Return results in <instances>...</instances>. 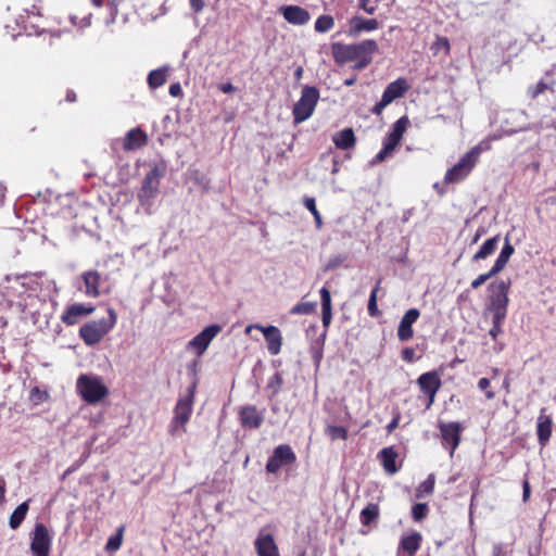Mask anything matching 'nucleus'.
Here are the masks:
<instances>
[{
	"label": "nucleus",
	"instance_id": "1",
	"mask_svg": "<svg viewBox=\"0 0 556 556\" xmlns=\"http://www.w3.org/2000/svg\"><path fill=\"white\" fill-rule=\"evenodd\" d=\"M40 278L36 275H15L5 277L3 295L11 306H16L21 313L35 314L43 303Z\"/></svg>",
	"mask_w": 556,
	"mask_h": 556
},
{
	"label": "nucleus",
	"instance_id": "2",
	"mask_svg": "<svg viewBox=\"0 0 556 556\" xmlns=\"http://www.w3.org/2000/svg\"><path fill=\"white\" fill-rule=\"evenodd\" d=\"M378 51V43L374 39H365L357 43L333 42L331 53L334 62L339 65L354 62L353 68L364 70L371 61L372 55Z\"/></svg>",
	"mask_w": 556,
	"mask_h": 556
},
{
	"label": "nucleus",
	"instance_id": "3",
	"mask_svg": "<svg viewBox=\"0 0 556 556\" xmlns=\"http://www.w3.org/2000/svg\"><path fill=\"white\" fill-rule=\"evenodd\" d=\"M165 172L166 166L164 164H154L143 178L142 186L138 192V200L147 215H151L154 212L155 199L160 193V182Z\"/></svg>",
	"mask_w": 556,
	"mask_h": 556
},
{
	"label": "nucleus",
	"instance_id": "4",
	"mask_svg": "<svg viewBox=\"0 0 556 556\" xmlns=\"http://www.w3.org/2000/svg\"><path fill=\"white\" fill-rule=\"evenodd\" d=\"M76 391L88 404H98L109 395V389L98 376L83 374L77 378Z\"/></svg>",
	"mask_w": 556,
	"mask_h": 556
},
{
	"label": "nucleus",
	"instance_id": "5",
	"mask_svg": "<svg viewBox=\"0 0 556 556\" xmlns=\"http://www.w3.org/2000/svg\"><path fill=\"white\" fill-rule=\"evenodd\" d=\"M117 315L115 311L108 308V317L85 324L79 329V334L87 345H94L114 327Z\"/></svg>",
	"mask_w": 556,
	"mask_h": 556
},
{
	"label": "nucleus",
	"instance_id": "6",
	"mask_svg": "<svg viewBox=\"0 0 556 556\" xmlns=\"http://www.w3.org/2000/svg\"><path fill=\"white\" fill-rule=\"evenodd\" d=\"M510 288V280H495L489 285V304L486 311L491 315L506 316L508 306V291Z\"/></svg>",
	"mask_w": 556,
	"mask_h": 556
},
{
	"label": "nucleus",
	"instance_id": "7",
	"mask_svg": "<svg viewBox=\"0 0 556 556\" xmlns=\"http://www.w3.org/2000/svg\"><path fill=\"white\" fill-rule=\"evenodd\" d=\"M481 149L479 146L470 149L460 160L450 169H447L444 181L446 184H458L463 181L476 166Z\"/></svg>",
	"mask_w": 556,
	"mask_h": 556
},
{
	"label": "nucleus",
	"instance_id": "8",
	"mask_svg": "<svg viewBox=\"0 0 556 556\" xmlns=\"http://www.w3.org/2000/svg\"><path fill=\"white\" fill-rule=\"evenodd\" d=\"M319 100V90L314 86H304L301 97L293 106L294 123L300 124L308 119L316 108Z\"/></svg>",
	"mask_w": 556,
	"mask_h": 556
},
{
	"label": "nucleus",
	"instance_id": "9",
	"mask_svg": "<svg viewBox=\"0 0 556 556\" xmlns=\"http://www.w3.org/2000/svg\"><path fill=\"white\" fill-rule=\"evenodd\" d=\"M195 384L188 389V394L180 397L174 408V417L169 426V432L175 434L180 427H185L191 413L194 397Z\"/></svg>",
	"mask_w": 556,
	"mask_h": 556
},
{
	"label": "nucleus",
	"instance_id": "10",
	"mask_svg": "<svg viewBox=\"0 0 556 556\" xmlns=\"http://www.w3.org/2000/svg\"><path fill=\"white\" fill-rule=\"evenodd\" d=\"M408 89V84L405 78H397L390 83L381 97V100L377 102L371 109L374 115H380L383 110L397 98H401Z\"/></svg>",
	"mask_w": 556,
	"mask_h": 556
},
{
	"label": "nucleus",
	"instance_id": "11",
	"mask_svg": "<svg viewBox=\"0 0 556 556\" xmlns=\"http://www.w3.org/2000/svg\"><path fill=\"white\" fill-rule=\"evenodd\" d=\"M52 536L43 523H37L30 533V551L34 556H49Z\"/></svg>",
	"mask_w": 556,
	"mask_h": 556
},
{
	"label": "nucleus",
	"instance_id": "12",
	"mask_svg": "<svg viewBox=\"0 0 556 556\" xmlns=\"http://www.w3.org/2000/svg\"><path fill=\"white\" fill-rule=\"evenodd\" d=\"M439 429L442 438V444L444 447L448 448L450 456L454 455L455 450L458 447L460 442V435L464 430V427L460 422L452 421V422H440Z\"/></svg>",
	"mask_w": 556,
	"mask_h": 556
},
{
	"label": "nucleus",
	"instance_id": "13",
	"mask_svg": "<svg viewBox=\"0 0 556 556\" xmlns=\"http://www.w3.org/2000/svg\"><path fill=\"white\" fill-rule=\"evenodd\" d=\"M295 459L296 456L290 445H278L267 460L266 470L276 473L281 467L292 465Z\"/></svg>",
	"mask_w": 556,
	"mask_h": 556
},
{
	"label": "nucleus",
	"instance_id": "14",
	"mask_svg": "<svg viewBox=\"0 0 556 556\" xmlns=\"http://www.w3.org/2000/svg\"><path fill=\"white\" fill-rule=\"evenodd\" d=\"M219 325H210L189 341L188 348L193 349L197 355L201 356L208 348L212 340L220 332Z\"/></svg>",
	"mask_w": 556,
	"mask_h": 556
},
{
	"label": "nucleus",
	"instance_id": "15",
	"mask_svg": "<svg viewBox=\"0 0 556 556\" xmlns=\"http://www.w3.org/2000/svg\"><path fill=\"white\" fill-rule=\"evenodd\" d=\"M252 328H255L264 334V338L267 343V350L270 355H278L281 351L282 345V336L280 330L276 326H262V325H252L247 328V332H249Z\"/></svg>",
	"mask_w": 556,
	"mask_h": 556
},
{
	"label": "nucleus",
	"instance_id": "16",
	"mask_svg": "<svg viewBox=\"0 0 556 556\" xmlns=\"http://www.w3.org/2000/svg\"><path fill=\"white\" fill-rule=\"evenodd\" d=\"M238 416L241 426L248 429H257L264 421V410L257 409L255 405L241 406Z\"/></svg>",
	"mask_w": 556,
	"mask_h": 556
},
{
	"label": "nucleus",
	"instance_id": "17",
	"mask_svg": "<svg viewBox=\"0 0 556 556\" xmlns=\"http://www.w3.org/2000/svg\"><path fill=\"white\" fill-rule=\"evenodd\" d=\"M417 383L420 390L428 395L429 402L427 406L429 407L434 402L435 394L441 387L440 377L435 371H428L419 376Z\"/></svg>",
	"mask_w": 556,
	"mask_h": 556
},
{
	"label": "nucleus",
	"instance_id": "18",
	"mask_svg": "<svg viewBox=\"0 0 556 556\" xmlns=\"http://www.w3.org/2000/svg\"><path fill=\"white\" fill-rule=\"evenodd\" d=\"M419 316L420 312L417 308H409L403 315L397 328V338L401 342H406L413 338V325L417 321Z\"/></svg>",
	"mask_w": 556,
	"mask_h": 556
},
{
	"label": "nucleus",
	"instance_id": "19",
	"mask_svg": "<svg viewBox=\"0 0 556 556\" xmlns=\"http://www.w3.org/2000/svg\"><path fill=\"white\" fill-rule=\"evenodd\" d=\"M553 419L551 415L546 414V408L543 407L540 410L536 420V434L538 441L541 447H544L552 435Z\"/></svg>",
	"mask_w": 556,
	"mask_h": 556
},
{
	"label": "nucleus",
	"instance_id": "20",
	"mask_svg": "<svg viewBox=\"0 0 556 556\" xmlns=\"http://www.w3.org/2000/svg\"><path fill=\"white\" fill-rule=\"evenodd\" d=\"M258 556H279L278 546L270 533L261 531L254 542Z\"/></svg>",
	"mask_w": 556,
	"mask_h": 556
},
{
	"label": "nucleus",
	"instance_id": "21",
	"mask_svg": "<svg viewBox=\"0 0 556 556\" xmlns=\"http://www.w3.org/2000/svg\"><path fill=\"white\" fill-rule=\"evenodd\" d=\"M94 307L92 305H85L81 303H75L70 305L63 313L61 319L64 324L72 326L78 323V320L91 314Z\"/></svg>",
	"mask_w": 556,
	"mask_h": 556
},
{
	"label": "nucleus",
	"instance_id": "22",
	"mask_svg": "<svg viewBox=\"0 0 556 556\" xmlns=\"http://www.w3.org/2000/svg\"><path fill=\"white\" fill-rule=\"evenodd\" d=\"M148 142V135L140 127L128 130L123 138V149L125 151H134L146 146Z\"/></svg>",
	"mask_w": 556,
	"mask_h": 556
},
{
	"label": "nucleus",
	"instance_id": "23",
	"mask_svg": "<svg viewBox=\"0 0 556 556\" xmlns=\"http://www.w3.org/2000/svg\"><path fill=\"white\" fill-rule=\"evenodd\" d=\"M409 124V119L406 115L400 117L392 126L390 132L383 139V143L391 149H395L400 143L403 134L405 132L407 126Z\"/></svg>",
	"mask_w": 556,
	"mask_h": 556
},
{
	"label": "nucleus",
	"instance_id": "24",
	"mask_svg": "<svg viewBox=\"0 0 556 556\" xmlns=\"http://www.w3.org/2000/svg\"><path fill=\"white\" fill-rule=\"evenodd\" d=\"M285 20L293 25H305L308 23L311 15L309 12L299 5H287L281 8Z\"/></svg>",
	"mask_w": 556,
	"mask_h": 556
},
{
	"label": "nucleus",
	"instance_id": "25",
	"mask_svg": "<svg viewBox=\"0 0 556 556\" xmlns=\"http://www.w3.org/2000/svg\"><path fill=\"white\" fill-rule=\"evenodd\" d=\"M84 287L80 290L89 298H97L100 295L99 286L101 282V274L97 270H87L81 274Z\"/></svg>",
	"mask_w": 556,
	"mask_h": 556
},
{
	"label": "nucleus",
	"instance_id": "26",
	"mask_svg": "<svg viewBox=\"0 0 556 556\" xmlns=\"http://www.w3.org/2000/svg\"><path fill=\"white\" fill-rule=\"evenodd\" d=\"M350 36L356 37L366 31H372L379 28V22L376 18H364L362 16H353L350 20Z\"/></svg>",
	"mask_w": 556,
	"mask_h": 556
},
{
	"label": "nucleus",
	"instance_id": "27",
	"mask_svg": "<svg viewBox=\"0 0 556 556\" xmlns=\"http://www.w3.org/2000/svg\"><path fill=\"white\" fill-rule=\"evenodd\" d=\"M332 141L338 149L349 150L355 146L356 138L352 128H344L333 135Z\"/></svg>",
	"mask_w": 556,
	"mask_h": 556
},
{
	"label": "nucleus",
	"instance_id": "28",
	"mask_svg": "<svg viewBox=\"0 0 556 556\" xmlns=\"http://www.w3.org/2000/svg\"><path fill=\"white\" fill-rule=\"evenodd\" d=\"M500 240V235H496L485 240L483 244L480 247V249L477 251V253L472 256V262L485 260L489 256H491L497 249Z\"/></svg>",
	"mask_w": 556,
	"mask_h": 556
},
{
	"label": "nucleus",
	"instance_id": "29",
	"mask_svg": "<svg viewBox=\"0 0 556 556\" xmlns=\"http://www.w3.org/2000/svg\"><path fill=\"white\" fill-rule=\"evenodd\" d=\"M379 459L382 463L384 470L389 473H395L397 471V467L395 464V459L397 457V452L394 447H384L378 454Z\"/></svg>",
	"mask_w": 556,
	"mask_h": 556
},
{
	"label": "nucleus",
	"instance_id": "30",
	"mask_svg": "<svg viewBox=\"0 0 556 556\" xmlns=\"http://www.w3.org/2000/svg\"><path fill=\"white\" fill-rule=\"evenodd\" d=\"M380 515L379 505L376 503H369L365 508L362 509L359 520L363 526L371 527L376 525Z\"/></svg>",
	"mask_w": 556,
	"mask_h": 556
},
{
	"label": "nucleus",
	"instance_id": "31",
	"mask_svg": "<svg viewBox=\"0 0 556 556\" xmlns=\"http://www.w3.org/2000/svg\"><path fill=\"white\" fill-rule=\"evenodd\" d=\"M515 252V249L514 247L510 244V241H509V237L508 235L505 237V243H504V247L502 248L494 265L492 267H494V270L495 271H502L505 266L507 265L510 256L514 254Z\"/></svg>",
	"mask_w": 556,
	"mask_h": 556
},
{
	"label": "nucleus",
	"instance_id": "32",
	"mask_svg": "<svg viewBox=\"0 0 556 556\" xmlns=\"http://www.w3.org/2000/svg\"><path fill=\"white\" fill-rule=\"evenodd\" d=\"M421 542V534L414 532L409 535L403 536L400 542V547L413 556L419 548Z\"/></svg>",
	"mask_w": 556,
	"mask_h": 556
},
{
	"label": "nucleus",
	"instance_id": "33",
	"mask_svg": "<svg viewBox=\"0 0 556 556\" xmlns=\"http://www.w3.org/2000/svg\"><path fill=\"white\" fill-rule=\"evenodd\" d=\"M167 71L168 67H160L157 70H153L148 75V84L150 88L156 89L163 86L167 79Z\"/></svg>",
	"mask_w": 556,
	"mask_h": 556
},
{
	"label": "nucleus",
	"instance_id": "34",
	"mask_svg": "<svg viewBox=\"0 0 556 556\" xmlns=\"http://www.w3.org/2000/svg\"><path fill=\"white\" fill-rule=\"evenodd\" d=\"M28 509V501L23 502L14 509L9 521V525L12 529H17L21 526V523L26 517Z\"/></svg>",
	"mask_w": 556,
	"mask_h": 556
},
{
	"label": "nucleus",
	"instance_id": "35",
	"mask_svg": "<svg viewBox=\"0 0 556 556\" xmlns=\"http://www.w3.org/2000/svg\"><path fill=\"white\" fill-rule=\"evenodd\" d=\"M303 204L312 213V215L314 216L316 228L317 229H321V227H323V219H321L320 213L318 212V210L316 207L315 199L311 198V197H304Z\"/></svg>",
	"mask_w": 556,
	"mask_h": 556
},
{
	"label": "nucleus",
	"instance_id": "36",
	"mask_svg": "<svg viewBox=\"0 0 556 556\" xmlns=\"http://www.w3.org/2000/svg\"><path fill=\"white\" fill-rule=\"evenodd\" d=\"M334 26V20L331 15H320L314 25L315 31L317 33H327L331 30Z\"/></svg>",
	"mask_w": 556,
	"mask_h": 556
},
{
	"label": "nucleus",
	"instance_id": "37",
	"mask_svg": "<svg viewBox=\"0 0 556 556\" xmlns=\"http://www.w3.org/2000/svg\"><path fill=\"white\" fill-rule=\"evenodd\" d=\"M316 302H300L290 309V313L292 315H309L314 312Z\"/></svg>",
	"mask_w": 556,
	"mask_h": 556
},
{
	"label": "nucleus",
	"instance_id": "38",
	"mask_svg": "<svg viewBox=\"0 0 556 556\" xmlns=\"http://www.w3.org/2000/svg\"><path fill=\"white\" fill-rule=\"evenodd\" d=\"M492 317V328L489 331V334L496 340L497 337L503 332V324L505 321L506 316H496L491 315Z\"/></svg>",
	"mask_w": 556,
	"mask_h": 556
},
{
	"label": "nucleus",
	"instance_id": "39",
	"mask_svg": "<svg viewBox=\"0 0 556 556\" xmlns=\"http://www.w3.org/2000/svg\"><path fill=\"white\" fill-rule=\"evenodd\" d=\"M326 433L331 440H345L348 437L346 429L341 426H328Z\"/></svg>",
	"mask_w": 556,
	"mask_h": 556
},
{
	"label": "nucleus",
	"instance_id": "40",
	"mask_svg": "<svg viewBox=\"0 0 556 556\" xmlns=\"http://www.w3.org/2000/svg\"><path fill=\"white\" fill-rule=\"evenodd\" d=\"M49 397L47 391L41 390L39 387L31 388L29 392V400L35 404H41Z\"/></svg>",
	"mask_w": 556,
	"mask_h": 556
},
{
	"label": "nucleus",
	"instance_id": "41",
	"mask_svg": "<svg viewBox=\"0 0 556 556\" xmlns=\"http://www.w3.org/2000/svg\"><path fill=\"white\" fill-rule=\"evenodd\" d=\"M428 510V505L426 503H417L412 508V516L415 521H421L427 517Z\"/></svg>",
	"mask_w": 556,
	"mask_h": 556
},
{
	"label": "nucleus",
	"instance_id": "42",
	"mask_svg": "<svg viewBox=\"0 0 556 556\" xmlns=\"http://www.w3.org/2000/svg\"><path fill=\"white\" fill-rule=\"evenodd\" d=\"M434 489V476L429 475L428 478L417 489V496L420 497L422 494H430Z\"/></svg>",
	"mask_w": 556,
	"mask_h": 556
},
{
	"label": "nucleus",
	"instance_id": "43",
	"mask_svg": "<svg viewBox=\"0 0 556 556\" xmlns=\"http://www.w3.org/2000/svg\"><path fill=\"white\" fill-rule=\"evenodd\" d=\"M379 283L378 281L377 286L371 290L369 300H368V313L370 316L375 317L379 315V311L377 307V292L379 290Z\"/></svg>",
	"mask_w": 556,
	"mask_h": 556
},
{
	"label": "nucleus",
	"instance_id": "44",
	"mask_svg": "<svg viewBox=\"0 0 556 556\" xmlns=\"http://www.w3.org/2000/svg\"><path fill=\"white\" fill-rule=\"evenodd\" d=\"M498 271L494 270V267H492L488 273L479 275L476 279L471 281V288L478 289L481 287L485 281H488L490 278L497 275Z\"/></svg>",
	"mask_w": 556,
	"mask_h": 556
},
{
	"label": "nucleus",
	"instance_id": "45",
	"mask_svg": "<svg viewBox=\"0 0 556 556\" xmlns=\"http://www.w3.org/2000/svg\"><path fill=\"white\" fill-rule=\"evenodd\" d=\"M122 532H123V528H121V529L118 530V533H117V534L112 535V536L108 540V542H106V546H105L106 551H109V552H115V551H117V549L121 547V545H122Z\"/></svg>",
	"mask_w": 556,
	"mask_h": 556
},
{
	"label": "nucleus",
	"instance_id": "46",
	"mask_svg": "<svg viewBox=\"0 0 556 556\" xmlns=\"http://www.w3.org/2000/svg\"><path fill=\"white\" fill-rule=\"evenodd\" d=\"M282 383H283L282 376L279 372H276L268 380L267 388L273 390V394H277L280 387L282 386Z\"/></svg>",
	"mask_w": 556,
	"mask_h": 556
},
{
	"label": "nucleus",
	"instance_id": "47",
	"mask_svg": "<svg viewBox=\"0 0 556 556\" xmlns=\"http://www.w3.org/2000/svg\"><path fill=\"white\" fill-rule=\"evenodd\" d=\"M319 293H320V299H321V309L330 311L331 309L330 291L326 287H323L320 289Z\"/></svg>",
	"mask_w": 556,
	"mask_h": 556
},
{
	"label": "nucleus",
	"instance_id": "48",
	"mask_svg": "<svg viewBox=\"0 0 556 556\" xmlns=\"http://www.w3.org/2000/svg\"><path fill=\"white\" fill-rule=\"evenodd\" d=\"M394 150L389 148L383 143V148L376 154L374 160L371 161V164H377L383 162L388 155H390Z\"/></svg>",
	"mask_w": 556,
	"mask_h": 556
},
{
	"label": "nucleus",
	"instance_id": "49",
	"mask_svg": "<svg viewBox=\"0 0 556 556\" xmlns=\"http://www.w3.org/2000/svg\"><path fill=\"white\" fill-rule=\"evenodd\" d=\"M357 5L367 14H374L377 10V5L371 3V0H357Z\"/></svg>",
	"mask_w": 556,
	"mask_h": 556
},
{
	"label": "nucleus",
	"instance_id": "50",
	"mask_svg": "<svg viewBox=\"0 0 556 556\" xmlns=\"http://www.w3.org/2000/svg\"><path fill=\"white\" fill-rule=\"evenodd\" d=\"M490 387V380L488 378H481L478 381V388L482 391H485V396L488 400H492L495 397V393L491 390H488Z\"/></svg>",
	"mask_w": 556,
	"mask_h": 556
},
{
	"label": "nucleus",
	"instance_id": "51",
	"mask_svg": "<svg viewBox=\"0 0 556 556\" xmlns=\"http://www.w3.org/2000/svg\"><path fill=\"white\" fill-rule=\"evenodd\" d=\"M331 319H332L331 309L330 311L321 309V321H323V326L325 328H327L330 325Z\"/></svg>",
	"mask_w": 556,
	"mask_h": 556
},
{
	"label": "nucleus",
	"instance_id": "52",
	"mask_svg": "<svg viewBox=\"0 0 556 556\" xmlns=\"http://www.w3.org/2000/svg\"><path fill=\"white\" fill-rule=\"evenodd\" d=\"M117 1L118 0H112L108 4L109 11H110V15H111L110 22H112V23L115 21L116 15H117Z\"/></svg>",
	"mask_w": 556,
	"mask_h": 556
},
{
	"label": "nucleus",
	"instance_id": "53",
	"mask_svg": "<svg viewBox=\"0 0 556 556\" xmlns=\"http://www.w3.org/2000/svg\"><path fill=\"white\" fill-rule=\"evenodd\" d=\"M505 545L503 543H496L492 548V556H505Z\"/></svg>",
	"mask_w": 556,
	"mask_h": 556
},
{
	"label": "nucleus",
	"instance_id": "54",
	"mask_svg": "<svg viewBox=\"0 0 556 556\" xmlns=\"http://www.w3.org/2000/svg\"><path fill=\"white\" fill-rule=\"evenodd\" d=\"M415 357V350L412 348H406L402 351V358L406 362H413Z\"/></svg>",
	"mask_w": 556,
	"mask_h": 556
},
{
	"label": "nucleus",
	"instance_id": "55",
	"mask_svg": "<svg viewBox=\"0 0 556 556\" xmlns=\"http://www.w3.org/2000/svg\"><path fill=\"white\" fill-rule=\"evenodd\" d=\"M531 494V488L529 481L526 479L522 483V501L527 502Z\"/></svg>",
	"mask_w": 556,
	"mask_h": 556
},
{
	"label": "nucleus",
	"instance_id": "56",
	"mask_svg": "<svg viewBox=\"0 0 556 556\" xmlns=\"http://www.w3.org/2000/svg\"><path fill=\"white\" fill-rule=\"evenodd\" d=\"M189 2H190L191 9L195 13L201 12L203 10V8H204V0H189Z\"/></svg>",
	"mask_w": 556,
	"mask_h": 556
},
{
	"label": "nucleus",
	"instance_id": "57",
	"mask_svg": "<svg viewBox=\"0 0 556 556\" xmlns=\"http://www.w3.org/2000/svg\"><path fill=\"white\" fill-rule=\"evenodd\" d=\"M169 94L172 97H179L182 94V89L179 83H175L169 87Z\"/></svg>",
	"mask_w": 556,
	"mask_h": 556
},
{
	"label": "nucleus",
	"instance_id": "58",
	"mask_svg": "<svg viewBox=\"0 0 556 556\" xmlns=\"http://www.w3.org/2000/svg\"><path fill=\"white\" fill-rule=\"evenodd\" d=\"M5 480L3 477H0V504L5 500Z\"/></svg>",
	"mask_w": 556,
	"mask_h": 556
},
{
	"label": "nucleus",
	"instance_id": "59",
	"mask_svg": "<svg viewBox=\"0 0 556 556\" xmlns=\"http://www.w3.org/2000/svg\"><path fill=\"white\" fill-rule=\"evenodd\" d=\"M399 425V417H394L387 426V431L392 432Z\"/></svg>",
	"mask_w": 556,
	"mask_h": 556
},
{
	"label": "nucleus",
	"instance_id": "60",
	"mask_svg": "<svg viewBox=\"0 0 556 556\" xmlns=\"http://www.w3.org/2000/svg\"><path fill=\"white\" fill-rule=\"evenodd\" d=\"M220 90L224 93H230V92H232L235 90V87H233L232 84L228 83V84L222 85Z\"/></svg>",
	"mask_w": 556,
	"mask_h": 556
},
{
	"label": "nucleus",
	"instance_id": "61",
	"mask_svg": "<svg viewBox=\"0 0 556 556\" xmlns=\"http://www.w3.org/2000/svg\"><path fill=\"white\" fill-rule=\"evenodd\" d=\"M485 232V229L483 227H480L478 228L473 239H472V243H476L478 242V240L480 239V237Z\"/></svg>",
	"mask_w": 556,
	"mask_h": 556
},
{
	"label": "nucleus",
	"instance_id": "62",
	"mask_svg": "<svg viewBox=\"0 0 556 556\" xmlns=\"http://www.w3.org/2000/svg\"><path fill=\"white\" fill-rule=\"evenodd\" d=\"M545 88H546V86H545L544 84L540 83V84L536 86L535 90L533 91L532 97H536V96H538L540 92H542Z\"/></svg>",
	"mask_w": 556,
	"mask_h": 556
},
{
	"label": "nucleus",
	"instance_id": "63",
	"mask_svg": "<svg viewBox=\"0 0 556 556\" xmlns=\"http://www.w3.org/2000/svg\"><path fill=\"white\" fill-rule=\"evenodd\" d=\"M66 101L74 102L76 101V93L72 90L67 91L66 93Z\"/></svg>",
	"mask_w": 556,
	"mask_h": 556
},
{
	"label": "nucleus",
	"instance_id": "64",
	"mask_svg": "<svg viewBox=\"0 0 556 556\" xmlns=\"http://www.w3.org/2000/svg\"><path fill=\"white\" fill-rule=\"evenodd\" d=\"M546 202L551 205H556V193L553 194V195H549L547 199H546Z\"/></svg>",
	"mask_w": 556,
	"mask_h": 556
}]
</instances>
